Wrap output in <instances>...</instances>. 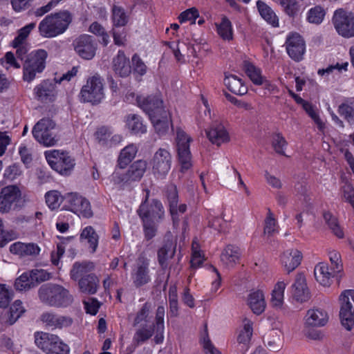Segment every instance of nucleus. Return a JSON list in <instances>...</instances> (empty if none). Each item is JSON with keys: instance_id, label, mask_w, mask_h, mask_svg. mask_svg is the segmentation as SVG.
<instances>
[{"instance_id": "nucleus-1", "label": "nucleus", "mask_w": 354, "mask_h": 354, "mask_svg": "<svg viewBox=\"0 0 354 354\" xmlns=\"http://www.w3.org/2000/svg\"><path fill=\"white\" fill-rule=\"evenodd\" d=\"M38 295L42 303L51 307L66 308L73 302V297L69 290L58 284L47 283L41 286Z\"/></svg>"}, {"instance_id": "nucleus-2", "label": "nucleus", "mask_w": 354, "mask_h": 354, "mask_svg": "<svg viewBox=\"0 0 354 354\" xmlns=\"http://www.w3.org/2000/svg\"><path fill=\"white\" fill-rule=\"evenodd\" d=\"M71 21L72 16L66 10L48 15L39 24V34L46 38L57 37L67 30Z\"/></svg>"}, {"instance_id": "nucleus-3", "label": "nucleus", "mask_w": 354, "mask_h": 354, "mask_svg": "<svg viewBox=\"0 0 354 354\" xmlns=\"http://www.w3.org/2000/svg\"><path fill=\"white\" fill-rule=\"evenodd\" d=\"M48 53L44 49H37L30 52L23 64V80L32 81L38 73H41L46 68Z\"/></svg>"}, {"instance_id": "nucleus-4", "label": "nucleus", "mask_w": 354, "mask_h": 354, "mask_svg": "<svg viewBox=\"0 0 354 354\" xmlns=\"http://www.w3.org/2000/svg\"><path fill=\"white\" fill-rule=\"evenodd\" d=\"M104 97L103 79L98 74H95L88 77L82 86L80 93V101L95 104L100 103Z\"/></svg>"}, {"instance_id": "nucleus-5", "label": "nucleus", "mask_w": 354, "mask_h": 354, "mask_svg": "<svg viewBox=\"0 0 354 354\" xmlns=\"http://www.w3.org/2000/svg\"><path fill=\"white\" fill-rule=\"evenodd\" d=\"M35 344L46 354H69V346L61 339L53 334L47 333H37Z\"/></svg>"}, {"instance_id": "nucleus-6", "label": "nucleus", "mask_w": 354, "mask_h": 354, "mask_svg": "<svg viewBox=\"0 0 354 354\" xmlns=\"http://www.w3.org/2000/svg\"><path fill=\"white\" fill-rule=\"evenodd\" d=\"M44 156L50 167L62 175H68L75 165L74 159L64 151L48 150Z\"/></svg>"}, {"instance_id": "nucleus-7", "label": "nucleus", "mask_w": 354, "mask_h": 354, "mask_svg": "<svg viewBox=\"0 0 354 354\" xmlns=\"http://www.w3.org/2000/svg\"><path fill=\"white\" fill-rule=\"evenodd\" d=\"M192 138L184 131L178 129L176 131V147L178 160L180 165V171L187 172L192 167V154L189 149V143Z\"/></svg>"}, {"instance_id": "nucleus-8", "label": "nucleus", "mask_w": 354, "mask_h": 354, "mask_svg": "<svg viewBox=\"0 0 354 354\" xmlns=\"http://www.w3.org/2000/svg\"><path fill=\"white\" fill-rule=\"evenodd\" d=\"M339 317L342 326L351 330L354 326V290H346L339 296Z\"/></svg>"}, {"instance_id": "nucleus-9", "label": "nucleus", "mask_w": 354, "mask_h": 354, "mask_svg": "<svg viewBox=\"0 0 354 354\" xmlns=\"http://www.w3.org/2000/svg\"><path fill=\"white\" fill-rule=\"evenodd\" d=\"M21 192L17 185H8L0 192V212L9 213L21 207Z\"/></svg>"}, {"instance_id": "nucleus-10", "label": "nucleus", "mask_w": 354, "mask_h": 354, "mask_svg": "<svg viewBox=\"0 0 354 354\" xmlns=\"http://www.w3.org/2000/svg\"><path fill=\"white\" fill-rule=\"evenodd\" d=\"M66 209L80 217L88 218L93 216L90 202L77 193H68L64 196Z\"/></svg>"}, {"instance_id": "nucleus-11", "label": "nucleus", "mask_w": 354, "mask_h": 354, "mask_svg": "<svg viewBox=\"0 0 354 354\" xmlns=\"http://www.w3.org/2000/svg\"><path fill=\"white\" fill-rule=\"evenodd\" d=\"M172 156L165 149L160 148L154 153L150 165L153 174L158 178H165L171 169Z\"/></svg>"}, {"instance_id": "nucleus-12", "label": "nucleus", "mask_w": 354, "mask_h": 354, "mask_svg": "<svg viewBox=\"0 0 354 354\" xmlns=\"http://www.w3.org/2000/svg\"><path fill=\"white\" fill-rule=\"evenodd\" d=\"M138 213L142 221H148L159 223L164 217L165 211L160 201L153 200L149 204L147 203V196L144 202H142L138 209Z\"/></svg>"}, {"instance_id": "nucleus-13", "label": "nucleus", "mask_w": 354, "mask_h": 354, "mask_svg": "<svg viewBox=\"0 0 354 354\" xmlns=\"http://www.w3.org/2000/svg\"><path fill=\"white\" fill-rule=\"evenodd\" d=\"M333 24L337 32L344 37H354V17L344 10L335 12Z\"/></svg>"}, {"instance_id": "nucleus-14", "label": "nucleus", "mask_w": 354, "mask_h": 354, "mask_svg": "<svg viewBox=\"0 0 354 354\" xmlns=\"http://www.w3.org/2000/svg\"><path fill=\"white\" fill-rule=\"evenodd\" d=\"M73 45L75 52L81 58L90 60L94 57L97 44L91 36L81 35L75 40Z\"/></svg>"}, {"instance_id": "nucleus-15", "label": "nucleus", "mask_w": 354, "mask_h": 354, "mask_svg": "<svg viewBox=\"0 0 354 354\" xmlns=\"http://www.w3.org/2000/svg\"><path fill=\"white\" fill-rule=\"evenodd\" d=\"M147 165L145 160H137L130 166L126 174L117 171L113 174V178L116 183L138 180L145 172Z\"/></svg>"}, {"instance_id": "nucleus-16", "label": "nucleus", "mask_w": 354, "mask_h": 354, "mask_svg": "<svg viewBox=\"0 0 354 354\" xmlns=\"http://www.w3.org/2000/svg\"><path fill=\"white\" fill-rule=\"evenodd\" d=\"M286 50L289 56L295 61H300L305 53V42L298 33H291L286 39Z\"/></svg>"}, {"instance_id": "nucleus-17", "label": "nucleus", "mask_w": 354, "mask_h": 354, "mask_svg": "<svg viewBox=\"0 0 354 354\" xmlns=\"http://www.w3.org/2000/svg\"><path fill=\"white\" fill-rule=\"evenodd\" d=\"M137 102L138 106L149 115L150 118L152 114L158 115L161 113L162 111H168L164 107L162 100L157 95L138 96Z\"/></svg>"}, {"instance_id": "nucleus-18", "label": "nucleus", "mask_w": 354, "mask_h": 354, "mask_svg": "<svg viewBox=\"0 0 354 354\" xmlns=\"http://www.w3.org/2000/svg\"><path fill=\"white\" fill-rule=\"evenodd\" d=\"M209 140L214 145H221L230 141V135L223 124L219 120L214 121L206 130Z\"/></svg>"}, {"instance_id": "nucleus-19", "label": "nucleus", "mask_w": 354, "mask_h": 354, "mask_svg": "<svg viewBox=\"0 0 354 354\" xmlns=\"http://www.w3.org/2000/svg\"><path fill=\"white\" fill-rule=\"evenodd\" d=\"M131 278L136 287L142 286L151 280L149 274V262L144 257H140L132 271Z\"/></svg>"}, {"instance_id": "nucleus-20", "label": "nucleus", "mask_w": 354, "mask_h": 354, "mask_svg": "<svg viewBox=\"0 0 354 354\" xmlns=\"http://www.w3.org/2000/svg\"><path fill=\"white\" fill-rule=\"evenodd\" d=\"M10 252L19 257L35 258L41 252L40 247L35 243L15 242L10 245Z\"/></svg>"}, {"instance_id": "nucleus-21", "label": "nucleus", "mask_w": 354, "mask_h": 354, "mask_svg": "<svg viewBox=\"0 0 354 354\" xmlns=\"http://www.w3.org/2000/svg\"><path fill=\"white\" fill-rule=\"evenodd\" d=\"M328 322V315L322 308L309 309L304 317L306 328L322 327Z\"/></svg>"}, {"instance_id": "nucleus-22", "label": "nucleus", "mask_w": 354, "mask_h": 354, "mask_svg": "<svg viewBox=\"0 0 354 354\" xmlns=\"http://www.w3.org/2000/svg\"><path fill=\"white\" fill-rule=\"evenodd\" d=\"M57 82L45 80L37 85L34 89L37 99L44 102L53 101L57 95Z\"/></svg>"}, {"instance_id": "nucleus-23", "label": "nucleus", "mask_w": 354, "mask_h": 354, "mask_svg": "<svg viewBox=\"0 0 354 354\" xmlns=\"http://www.w3.org/2000/svg\"><path fill=\"white\" fill-rule=\"evenodd\" d=\"M293 298L299 302H305L310 297V293L306 284V279L303 274H297L292 285Z\"/></svg>"}, {"instance_id": "nucleus-24", "label": "nucleus", "mask_w": 354, "mask_h": 354, "mask_svg": "<svg viewBox=\"0 0 354 354\" xmlns=\"http://www.w3.org/2000/svg\"><path fill=\"white\" fill-rule=\"evenodd\" d=\"M176 248V241L167 239L158 252V259L162 269L168 268L170 261L174 257Z\"/></svg>"}, {"instance_id": "nucleus-25", "label": "nucleus", "mask_w": 354, "mask_h": 354, "mask_svg": "<svg viewBox=\"0 0 354 354\" xmlns=\"http://www.w3.org/2000/svg\"><path fill=\"white\" fill-rule=\"evenodd\" d=\"M302 255L297 249H288L281 257V263L288 273L293 271L301 263Z\"/></svg>"}, {"instance_id": "nucleus-26", "label": "nucleus", "mask_w": 354, "mask_h": 354, "mask_svg": "<svg viewBox=\"0 0 354 354\" xmlns=\"http://www.w3.org/2000/svg\"><path fill=\"white\" fill-rule=\"evenodd\" d=\"M3 311H5V313L0 312V319L3 322L12 325L25 312V308L22 306V302L20 300H16L12 304L9 310L6 308L3 310Z\"/></svg>"}, {"instance_id": "nucleus-27", "label": "nucleus", "mask_w": 354, "mask_h": 354, "mask_svg": "<svg viewBox=\"0 0 354 354\" xmlns=\"http://www.w3.org/2000/svg\"><path fill=\"white\" fill-rule=\"evenodd\" d=\"M113 69L120 77H127L131 72L129 59L122 50H119L113 59Z\"/></svg>"}, {"instance_id": "nucleus-28", "label": "nucleus", "mask_w": 354, "mask_h": 354, "mask_svg": "<svg viewBox=\"0 0 354 354\" xmlns=\"http://www.w3.org/2000/svg\"><path fill=\"white\" fill-rule=\"evenodd\" d=\"M156 131L159 135H163L169 129L171 124V116L169 111H162L161 113L152 114L150 118Z\"/></svg>"}, {"instance_id": "nucleus-29", "label": "nucleus", "mask_w": 354, "mask_h": 354, "mask_svg": "<svg viewBox=\"0 0 354 354\" xmlns=\"http://www.w3.org/2000/svg\"><path fill=\"white\" fill-rule=\"evenodd\" d=\"M248 304L254 314H261L266 305L263 291L260 290L251 291L248 296Z\"/></svg>"}, {"instance_id": "nucleus-30", "label": "nucleus", "mask_w": 354, "mask_h": 354, "mask_svg": "<svg viewBox=\"0 0 354 354\" xmlns=\"http://www.w3.org/2000/svg\"><path fill=\"white\" fill-rule=\"evenodd\" d=\"M125 127L133 135L143 134L147 132V126L142 118L137 115L130 113L125 118Z\"/></svg>"}, {"instance_id": "nucleus-31", "label": "nucleus", "mask_w": 354, "mask_h": 354, "mask_svg": "<svg viewBox=\"0 0 354 354\" xmlns=\"http://www.w3.org/2000/svg\"><path fill=\"white\" fill-rule=\"evenodd\" d=\"M314 275L317 281L323 286H329L332 282L333 274L329 271L326 263H319L314 269Z\"/></svg>"}, {"instance_id": "nucleus-32", "label": "nucleus", "mask_w": 354, "mask_h": 354, "mask_svg": "<svg viewBox=\"0 0 354 354\" xmlns=\"http://www.w3.org/2000/svg\"><path fill=\"white\" fill-rule=\"evenodd\" d=\"M241 252L240 249L232 245H227L221 254V261L227 267H233L239 262Z\"/></svg>"}, {"instance_id": "nucleus-33", "label": "nucleus", "mask_w": 354, "mask_h": 354, "mask_svg": "<svg viewBox=\"0 0 354 354\" xmlns=\"http://www.w3.org/2000/svg\"><path fill=\"white\" fill-rule=\"evenodd\" d=\"M224 84L227 88L236 95H244L247 93L248 88L243 80L234 75H225Z\"/></svg>"}, {"instance_id": "nucleus-34", "label": "nucleus", "mask_w": 354, "mask_h": 354, "mask_svg": "<svg viewBox=\"0 0 354 354\" xmlns=\"http://www.w3.org/2000/svg\"><path fill=\"white\" fill-rule=\"evenodd\" d=\"M79 288L82 292L95 294L99 286V280L95 274H88L80 279Z\"/></svg>"}, {"instance_id": "nucleus-35", "label": "nucleus", "mask_w": 354, "mask_h": 354, "mask_svg": "<svg viewBox=\"0 0 354 354\" xmlns=\"http://www.w3.org/2000/svg\"><path fill=\"white\" fill-rule=\"evenodd\" d=\"M165 196L169 203V211L172 216L173 221H177L178 218L176 215L177 204L178 202V194L176 186L173 184L169 185L165 190Z\"/></svg>"}, {"instance_id": "nucleus-36", "label": "nucleus", "mask_w": 354, "mask_h": 354, "mask_svg": "<svg viewBox=\"0 0 354 354\" xmlns=\"http://www.w3.org/2000/svg\"><path fill=\"white\" fill-rule=\"evenodd\" d=\"M286 286L287 283L284 281H279L275 284L272 291L270 299L271 304L274 308H281L282 307Z\"/></svg>"}, {"instance_id": "nucleus-37", "label": "nucleus", "mask_w": 354, "mask_h": 354, "mask_svg": "<svg viewBox=\"0 0 354 354\" xmlns=\"http://www.w3.org/2000/svg\"><path fill=\"white\" fill-rule=\"evenodd\" d=\"M257 6L263 19L274 27L279 26V19L270 7L260 0L257 1Z\"/></svg>"}, {"instance_id": "nucleus-38", "label": "nucleus", "mask_w": 354, "mask_h": 354, "mask_svg": "<svg viewBox=\"0 0 354 354\" xmlns=\"http://www.w3.org/2000/svg\"><path fill=\"white\" fill-rule=\"evenodd\" d=\"M94 268V266L91 262H76L73 264L71 270V277L73 280H79L86 275L90 274L89 272Z\"/></svg>"}, {"instance_id": "nucleus-39", "label": "nucleus", "mask_w": 354, "mask_h": 354, "mask_svg": "<svg viewBox=\"0 0 354 354\" xmlns=\"http://www.w3.org/2000/svg\"><path fill=\"white\" fill-rule=\"evenodd\" d=\"M137 152L138 148L133 144L129 145L122 149L118 160L120 168H125L135 158Z\"/></svg>"}, {"instance_id": "nucleus-40", "label": "nucleus", "mask_w": 354, "mask_h": 354, "mask_svg": "<svg viewBox=\"0 0 354 354\" xmlns=\"http://www.w3.org/2000/svg\"><path fill=\"white\" fill-rule=\"evenodd\" d=\"M253 333V322L248 317H244L242 320V328L240 330L237 341L239 344L247 345L251 339Z\"/></svg>"}, {"instance_id": "nucleus-41", "label": "nucleus", "mask_w": 354, "mask_h": 354, "mask_svg": "<svg viewBox=\"0 0 354 354\" xmlns=\"http://www.w3.org/2000/svg\"><path fill=\"white\" fill-rule=\"evenodd\" d=\"M243 68L248 77L254 84L259 86L263 84L264 77L261 75V71L259 68L245 61L243 63Z\"/></svg>"}, {"instance_id": "nucleus-42", "label": "nucleus", "mask_w": 354, "mask_h": 354, "mask_svg": "<svg viewBox=\"0 0 354 354\" xmlns=\"http://www.w3.org/2000/svg\"><path fill=\"white\" fill-rule=\"evenodd\" d=\"M216 31L218 35L223 39L230 41L233 37V30L230 21L223 17L220 24H216Z\"/></svg>"}, {"instance_id": "nucleus-43", "label": "nucleus", "mask_w": 354, "mask_h": 354, "mask_svg": "<svg viewBox=\"0 0 354 354\" xmlns=\"http://www.w3.org/2000/svg\"><path fill=\"white\" fill-rule=\"evenodd\" d=\"M81 239H86L89 245V248L93 253L96 251L98 245V235L91 226L84 227L80 234Z\"/></svg>"}, {"instance_id": "nucleus-44", "label": "nucleus", "mask_w": 354, "mask_h": 354, "mask_svg": "<svg viewBox=\"0 0 354 354\" xmlns=\"http://www.w3.org/2000/svg\"><path fill=\"white\" fill-rule=\"evenodd\" d=\"M264 342L270 351H279L282 347L281 332L279 330H272L266 337Z\"/></svg>"}, {"instance_id": "nucleus-45", "label": "nucleus", "mask_w": 354, "mask_h": 354, "mask_svg": "<svg viewBox=\"0 0 354 354\" xmlns=\"http://www.w3.org/2000/svg\"><path fill=\"white\" fill-rule=\"evenodd\" d=\"M55 128V123L50 118H42L38 121L32 129V136L36 139V132L39 131V133L44 136L51 132V130Z\"/></svg>"}, {"instance_id": "nucleus-46", "label": "nucleus", "mask_w": 354, "mask_h": 354, "mask_svg": "<svg viewBox=\"0 0 354 354\" xmlns=\"http://www.w3.org/2000/svg\"><path fill=\"white\" fill-rule=\"evenodd\" d=\"M112 21L115 26H124L128 22V16L124 8L114 5L112 8Z\"/></svg>"}, {"instance_id": "nucleus-47", "label": "nucleus", "mask_w": 354, "mask_h": 354, "mask_svg": "<svg viewBox=\"0 0 354 354\" xmlns=\"http://www.w3.org/2000/svg\"><path fill=\"white\" fill-rule=\"evenodd\" d=\"M153 331L154 329L152 326L145 325L136 330L133 337V342L136 344L143 343L152 337Z\"/></svg>"}, {"instance_id": "nucleus-48", "label": "nucleus", "mask_w": 354, "mask_h": 354, "mask_svg": "<svg viewBox=\"0 0 354 354\" xmlns=\"http://www.w3.org/2000/svg\"><path fill=\"white\" fill-rule=\"evenodd\" d=\"M324 218L328 224L332 232L338 238L342 239L344 236L343 230L339 226L337 218L333 216L330 212H325L324 214Z\"/></svg>"}, {"instance_id": "nucleus-49", "label": "nucleus", "mask_w": 354, "mask_h": 354, "mask_svg": "<svg viewBox=\"0 0 354 354\" xmlns=\"http://www.w3.org/2000/svg\"><path fill=\"white\" fill-rule=\"evenodd\" d=\"M35 286L32 282L30 272H24L20 275L15 281V287L17 290H27Z\"/></svg>"}, {"instance_id": "nucleus-50", "label": "nucleus", "mask_w": 354, "mask_h": 354, "mask_svg": "<svg viewBox=\"0 0 354 354\" xmlns=\"http://www.w3.org/2000/svg\"><path fill=\"white\" fill-rule=\"evenodd\" d=\"M47 205L51 209H55L59 207L61 202L64 201V196H62L59 192L52 190L47 192L45 195Z\"/></svg>"}, {"instance_id": "nucleus-51", "label": "nucleus", "mask_w": 354, "mask_h": 354, "mask_svg": "<svg viewBox=\"0 0 354 354\" xmlns=\"http://www.w3.org/2000/svg\"><path fill=\"white\" fill-rule=\"evenodd\" d=\"M35 23H30L21 28L18 31V35L12 41V43L18 44H28L26 42V39L28 38L30 32L35 28Z\"/></svg>"}, {"instance_id": "nucleus-52", "label": "nucleus", "mask_w": 354, "mask_h": 354, "mask_svg": "<svg viewBox=\"0 0 354 354\" xmlns=\"http://www.w3.org/2000/svg\"><path fill=\"white\" fill-rule=\"evenodd\" d=\"M325 14L324 10L321 6H315L310 9L307 19L310 23L319 24L322 22Z\"/></svg>"}, {"instance_id": "nucleus-53", "label": "nucleus", "mask_w": 354, "mask_h": 354, "mask_svg": "<svg viewBox=\"0 0 354 354\" xmlns=\"http://www.w3.org/2000/svg\"><path fill=\"white\" fill-rule=\"evenodd\" d=\"M13 297L11 289L4 284H0V308L5 310Z\"/></svg>"}, {"instance_id": "nucleus-54", "label": "nucleus", "mask_w": 354, "mask_h": 354, "mask_svg": "<svg viewBox=\"0 0 354 354\" xmlns=\"http://www.w3.org/2000/svg\"><path fill=\"white\" fill-rule=\"evenodd\" d=\"M276 232H277V221L274 218L273 214L269 209L265 220L264 234L272 236Z\"/></svg>"}, {"instance_id": "nucleus-55", "label": "nucleus", "mask_w": 354, "mask_h": 354, "mask_svg": "<svg viewBox=\"0 0 354 354\" xmlns=\"http://www.w3.org/2000/svg\"><path fill=\"white\" fill-rule=\"evenodd\" d=\"M29 272L35 286L39 283L50 279L51 277L50 273L42 269L32 270Z\"/></svg>"}, {"instance_id": "nucleus-56", "label": "nucleus", "mask_w": 354, "mask_h": 354, "mask_svg": "<svg viewBox=\"0 0 354 354\" xmlns=\"http://www.w3.org/2000/svg\"><path fill=\"white\" fill-rule=\"evenodd\" d=\"M151 306L149 303H145L140 310L136 314V316L133 321V326H138L141 324L142 322H147V317L149 315Z\"/></svg>"}, {"instance_id": "nucleus-57", "label": "nucleus", "mask_w": 354, "mask_h": 354, "mask_svg": "<svg viewBox=\"0 0 354 354\" xmlns=\"http://www.w3.org/2000/svg\"><path fill=\"white\" fill-rule=\"evenodd\" d=\"M36 133V140L40 144L43 145L45 147H52L56 145L57 142V138L52 132H50L48 134H45L42 136V134L39 133V131H37L35 130Z\"/></svg>"}, {"instance_id": "nucleus-58", "label": "nucleus", "mask_w": 354, "mask_h": 354, "mask_svg": "<svg viewBox=\"0 0 354 354\" xmlns=\"http://www.w3.org/2000/svg\"><path fill=\"white\" fill-rule=\"evenodd\" d=\"M338 113L351 124H354V108L346 104L339 106Z\"/></svg>"}, {"instance_id": "nucleus-59", "label": "nucleus", "mask_w": 354, "mask_h": 354, "mask_svg": "<svg viewBox=\"0 0 354 354\" xmlns=\"http://www.w3.org/2000/svg\"><path fill=\"white\" fill-rule=\"evenodd\" d=\"M1 65L6 69L14 68L19 69L21 68V64L17 61L15 55L12 52H7L3 57L1 59Z\"/></svg>"}, {"instance_id": "nucleus-60", "label": "nucleus", "mask_w": 354, "mask_h": 354, "mask_svg": "<svg viewBox=\"0 0 354 354\" xmlns=\"http://www.w3.org/2000/svg\"><path fill=\"white\" fill-rule=\"evenodd\" d=\"M198 16V10L196 8H192L183 12L178 17V19L180 23L191 21L192 24H195V21Z\"/></svg>"}, {"instance_id": "nucleus-61", "label": "nucleus", "mask_w": 354, "mask_h": 354, "mask_svg": "<svg viewBox=\"0 0 354 354\" xmlns=\"http://www.w3.org/2000/svg\"><path fill=\"white\" fill-rule=\"evenodd\" d=\"M286 145L287 142L281 133L274 135L272 138V147L277 153L284 154V149Z\"/></svg>"}, {"instance_id": "nucleus-62", "label": "nucleus", "mask_w": 354, "mask_h": 354, "mask_svg": "<svg viewBox=\"0 0 354 354\" xmlns=\"http://www.w3.org/2000/svg\"><path fill=\"white\" fill-rule=\"evenodd\" d=\"M342 197L351 206H354V187L348 183H346L342 187Z\"/></svg>"}, {"instance_id": "nucleus-63", "label": "nucleus", "mask_w": 354, "mask_h": 354, "mask_svg": "<svg viewBox=\"0 0 354 354\" xmlns=\"http://www.w3.org/2000/svg\"><path fill=\"white\" fill-rule=\"evenodd\" d=\"M201 341L206 354H221L210 341L207 333V326H205V335L202 337Z\"/></svg>"}, {"instance_id": "nucleus-64", "label": "nucleus", "mask_w": 354, "mask_h": 354, "mask_svg": "<svg viewBox=\"0 0 354 354\" xmlns=\"http://www.w3.org/2000/svg\"><path fill=\"white\" fill-rule=\"evenodd\" d=\"M209 226L218 232H224L226 228V223L221 217L210 216L209 217Z\"/></svg>"}]
</instances>
